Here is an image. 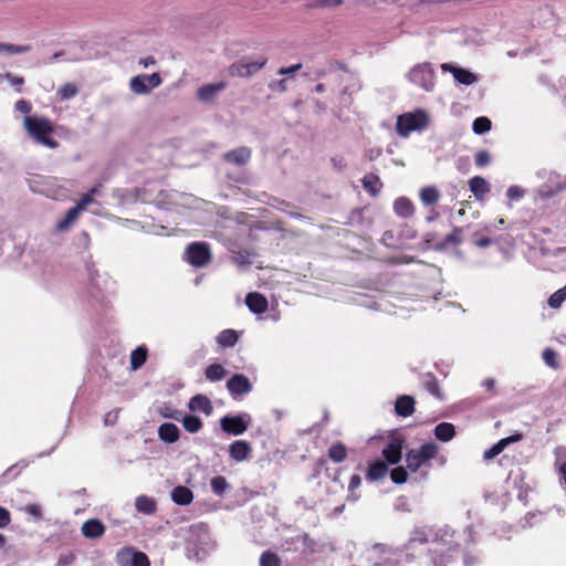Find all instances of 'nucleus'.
<instances>
[{
  "label": "nucleus",
  "instance_id": "obj_1",
  "mask_svg": "<svg viewBox=\"0 0 566 566\" xmlns=\"http://www.w3.org/2000/svg\"><path fill=\"white\" fill-rule=\"evenodd\" d=\"M23 126L28 135L39 144L55 149L59 142L50 137L53 133L52 123L45 117L25 116Z\"/></svg>",
  "mask_w": 566,
  "mask_h": 566
},
{
  "label": "nucleus",
  "instance_id": "obj_2",
  "mask_svg": "<svg viewBox=\"0 0 566 566\" xmlns=\"http://www.w3.org/2000/svg\"><path fill=\"white\" fill-rule=\"evenodd\" d=\"M428 124V114L423 109H417L398 116L396 129L399 136L408 137L411 132L422 130Z\"/></svg>",
  "mask_w": 566,
  "mask_h": 566
},
{
  "label": "nucleus",
  "instance_id": "obj_3",
  "mask_svg": "<svg viewBox=\"0 0 566 566\" xmlns=\"http://www.w3.org/2000/svg\"><path fill=\"white\" fill-rule=\"evenodd\" d=\"M438 453V446L434 443H424L419 449H412L406 454L407 468L411 472H417L420 467L433 459Z\"/></svg>",
  "mask_w": 566,
  "mask_h": 566
},
{
  "label": "nucleus",
  "instance_id": "obj_4",
  "mask_svg": "<svg viewBox=\"0 0 566 566\" xmlns=\"http://www.w3.org/2000/svg\"><path fill=\"white\" fill-rule=\"evenodd\" d=\"M186 260L196 268L206 266L211 259L209 244L206 242H193L186 248Z\"/></svg>",
  "mask_w": 566,
  "mask_h": 566
},
{
  "label": "nucleus",
  "instance_id": "obj_5",
  "mask_svg": "<svg viewBox=\"0 0 566 566\" xmlns=\"http://www.w3.org/2000/svg\"><path fill=\"white\" fill-rule=\"evenodd\" d=\"M160 84L161 77L159 73L139 74L130 78L129 88L136 95H146L149 94L153 88L158 87Z\"/></svg>",
  "mask_w": 566,
  "mask_h": 566
},
{
  "label": "nucleus",
  "instance_id": "obj_6",
  "mask_svg": "<svg viewBox=\"0 0 566 566\" xmlns=\"http://www.w3.org/2000/svg\"><path fill=\"white\" fill-rule=\"evenodd\" d=\"M251 420V416L247 412L237 416H224L220 419V427L228 434L240 436L247 431Z\"/></svg>",
  "mask_w": 566,
  "mask_h": 566
},
{
  "label": "nucleus",
  "instance_id": "obj_7",
  "mask_svg": "<svg viewBox=\"0 0 566 566\" xmlns=\"http://www.w3.org/2000/svg\"><path fill=\"white\" fill-rule=\"evenodd\" d=\"M434 72L430 63H423L415 66L409 73V80L426 91H431L434 86Z\"/></svg>",
  "mask_w": 566,
  "mask_h": 566
},
{
  "label": "nucleus",
  "instance_id": "obj_8",
  "mask_svg": "<svg viewBox=\"0 0 566 566\" xmlns=\"http://www.w3.org/2000/svg\"><path fill=\"white\" fill-rule=\"evenodd\" d=\"M266 59L251 62H235L230 65L229 73L231 76L249 77L264 67Z\"/></svg>",
  "mask_w": 566,
  "mask_h": 566
},
{
  "label": "nucleus",
  "instance_id": "obj_9",
  "mask_svg": "<svg viewBox=\"0 0 566 566\" xmlns=\"http://www.w3.org/2000/svg\"><path fill=\"white\" fill-rule=\"evenodd\" d=\"M227 389L233 397H239L249 394L252 390V384L247 376L235 374L227 381Z\"/></svg>",
  "mask_w": 566,
  "mask_h": 566
},
{
  "label": "nucleus",
  "instance_id": "obj_10",
  "mask_svg": "<svg viewBox=\"0 0 566 566\" xmlns=\"http://www.w3.org/2000/svg\"><path fill=\"white\" fill-rule=\"evenodd\" d=\"M251 155L252 151L249 147L241 146L230 151H227L223 155V159L224 161L233 164L235 166H244L251 159Z\"/></svg>",
  "mask_w": 566,
  "mask_h": 566
},
{
  "label": "nucleus",
  "instance_id": "obj_11",
  "mask_svg": "<svg viewBox=\"0 0 566 566\" xmlns=\"http://www.w3.org/2000/svg\"><path fill=\"white\" fill-rule=\"evenodd\" d=\"M441 69L443 71L451 72L453 77H454V80L457 82H459L460 84L472 85L475 82H478V76L475 74H473L472 72L465 70V69H460V67L453 66V65H451L449 63L442 64Z\"/></svg>",
  "mask_w": 566,
  "mask_h": 566
},
{
  "label": "nucleus",
  "instance_id": "obj_12",
  "mask_svg": "<svg viewBox=\"0 0 566 566\" xmlns=\"http://www.w3.org/2000/svg\"><path fill=\"white\" fill-rule=\"evenodd\" d=\"M547 182L548 184L541 190V192L547 197H552L566 189V177L557 172H551Z\"/></svg>",
  "mask_w": 566,
  "mask_h": 566
},
{
  "label": "nucleus",
  "instance_id": "obj_13",
  "mask_svg": "<svg viewBox=\"0 0 566 566\" xmlns=\"http://www.w3.org/2000/svg\"><path fill=\"white\" fill-rule=\"evenodd\" d=\"M251 451L250 443L244 440H237L229 446L230 458L238 462L247 460Z\"/></svg>",
  "mask_w": 566,
  "mask_h": 566
},
{
  "label": "nucleus",
  "instance_id": "obj_14",
  "mask_svg": "<svg viewBox=\"0 0 566 566\" xmlns=\"http://www.w3.org/2000/svg\"><path fill=\"white\" fill-rule=\"evenodd\" d=\"M245 304L254 314H262L268 310L266 298L258 292L248 293L245 296Z\"/></svg>",
  "mask_w": 566,
  "mask_h": 566
},
{
  "label": "nucleus",
  "instance_id": "obj_15",
  "mask_svg": "<svg viewBox=\"0 0 566 566\" xmlns=\"http://www.w3.org/2000/svg\"><path fill=\"white\" fill-rule=\"evenodd\" d=\"M226 83L224 82H219V83H211V84H206L203 86H201L198 91H197V97L201 101V102H210L212 101L221 91H223L226 88Z\"/></svg>",
  "mask_w": 566,
  "mask_h": 566
},
{
  "label": "nucleus",
  "instance_id": "obj_16",
  "mask_svg": "<svg viewBox=\"0 0 566 566\" xmlns=\"http://www.w3.org/2000/svg\"><path fill=\"white\" fill-rule=\"evenodd\" d=\"M188 408L191 411H201L207 416H210L213 410L211 400L207 396L201 394H198L190 398L188 402Z\"/></svg>",
  "mask_w": 566,
  "mask_h": 566
},
{
  "label": "nucleus",
  "instance_id": "obj_17",
  "mask_svg": "<svg viewBox=\"0 0 566 566\" xmlns=\"http://www.w3.org/2000/svg\"><path fill=\"white\" fill-rule=\"evenodd\" d=\"M401 449L402 441L394 439L382 450V455L390 464H397L401 460Z\"/></svg>",
  "mask_w": 566,
  "mask_h": 566
},
{
  "label": "nucleus",
  "instance_id": "obj_18",
  "mask_svg": "<svg viewBox=\"0 0 566 566\" xmlns=\"http://www.w3.org/2000/svg\"><path fill=\"white\" fill-rule=\"evenodd\" d=\"M180 436L179 428L171 422H165L158 428V437L161 441L166 443H175L178 441Z\"/></svg>",
  "mask_w": 566,
  "mask_h": 566
},
{
  "label": "nucleus",
  "instance_id": "obj_19",
  "mask_svg": "<svg viewBox=\"0 0 566 566\" xmlns=\"http://www.w3.org/2000/svg\"><path fill=\"white\" fill-rule=\"evenodd\" d=\"M105 532V526L99 520L92 518L83 523L82 534L86 538H99Z\"/></svg>",
  "mask_w": 566,
  "mask_h": 566
},
{
  "label": "nucleus",
  "instance_id": "obj_20",
  "mask_svg": "<svg viewBox=\"0 0 566 566\" xmlns=\"http://www.w3.org/2000/svg\"><path fill=\"white\" fill-rule=\"evenodd\" d=\"M395 411L400 417H409L415 411V399L411 396H400L395 403Z\"/></svg>",
  "mask_w": 566,
  "mask_h": 566
},
{
  "label": "nucleus",
  "instance_id": "obj_21",
  "mask_svg": "<svg viewBox=\"0 0 566 566\" xmlns=\"http://www.w3.org/2000/svg\"><path fill=\"white\" fill-rule=\"evenodd\" d=\"M388 473V467L385 462L377 460L369 464L366 479L370 482H376L384 479Z\"/></svg>",
  "mask_w": 566,
  "mask_h": 566
},
{
  "label": "nucleus",
  "instance_id": "obj_22",
  "mask_svg": "<svg viewBox=\"0 0 566 566\" xmlns=\"http://www.w3.org/2000/svg\"><path fill=\"white\" fill-rule=\"evenodd\" d=\"M189 536L186 538L187 551L191 549V545L195 544V536L198 537L200 543H205L208 539V527L205 524L191 525L188 530Z\"/></svg>",
  "mask_w": 566,
  "mask_h": 566
},
{
  "label": "nucleus",
  "instance_id": "obj_23",
  "mask_svg": "<svg viewBox=\"0 0 566 566\" xmlns=\"http://www.w3.org/2000/svg\"><path fill=\"white\" fill-rule=\"evenodd\" d=\"M171 500L178 505H188L193 500V493L189 488L178 485L171 491Z\"/></svg>",
  "mask_w": 566,
  "mask_h": 566
},
{
  "label": "nucleus",
  "instance_id": "obj_24",
  "mask_svg": "<svg viewBox=\"0 0 566 566\" xmlns=\"http://www.w3.org/2000/svg\"><path fill=\"white\" fill-rule=\"evenodd\" d=\"M135 507L139 513L151 515L157 510V503L153 497L140 495L135 500Z\"/></svg>",
  "mask_w": 566,
  "mask_h": 566
},
{
  "label": "nucleus",
  "instance_id": "obj_25",
  "mask_svg": "<svg viewBox=\"0 0 566 566\" xmlns=\"http://www.w3.org/2000/svg\"><path fill=\"white\" fill-rule=\"evenodd\" d=\"M394 211L401 218H409L413 214V205L408 198L400 197L394 202Z\"/></svg>",
  "mask_w": 566,
  "mask_h": 566
},
{
  "label": "nucleus",
  "instance_id": "obj_26",
  "mask_svg": "<svg viewBox=\"0 0 566 566\" xmlns=\"http://www.w3.org/2000/svg\"><path fill=\"white\" fill-rule=\"evenodd\" d=\"M463 229L460 227H454L452 232L447 234L443 240L436 245V250H444L450 245H458L462 242Z\"/></svg>",
  "mask_w": 566,
  "mask_h": 566
},
{
  "label": "nucleus",
  "instance_id": "obj_27",
  "mask_svg": "<svg viewBox=\"0 0 566 566\" xmlns=\"http://www.w3.org/2000/svg\"><path fill=\"white\" fill-rule=\"evenodd\" d=\"M555 469L566 485V447L559 446L555 449Z\"/></svg>",
  "mask_w": 566,
  "mask_h": 566
},
{
  "label": "nucleus",
  "instance_id": "obj_28",
  "mask_svg": "<svg viewBox=\"0 0 566 566\" xmlns=\"http://www.w3.org/2000/svg\"><path fill=\"white\" fill-rule=\"evenodd\" d=\"M434 436L442 442H448L455 436V428L450 422H441L434 428Z\"/></svg>",
  "mask_w": 566,
  "mask_h": 566
},
{
  "label": "nucleus",
  "instance_id": "obj_29",
  "mask_svg": "<svg viewBox=\"0 0 566 566\" xmlns=\"http://www.w3.org/2000/svg\"><path fill=\"white\" fill-rule=\"evenodd\" d=\"M470 190L474 193L476 198H482L485 193L490 191V186L488 181L480 176H475L469 181Z\"/></svg>",
  "mask_w": 566,
  "mask_h": 566
},
{
  "label": "nucleus",
  "instance_id": "obj_30",
  "mask_svg": "<svg viewBox=\"0 0 566 566\" xmlns=\"http://www.w3.org/2000/svg\"><path fill=\"white\" fill-rule=\"evenodd\" d=\"M420 200L424 206H432L440 199V192L434 186H427L420 190Z\"/></svg>",
  "mask_w": 566,
  "mask_h": 566
},
{
  "label": "nucleus",
  "instance_id": "obj_31",
  "mask_svg": "<svg viewBox=\"0 0 566 566\" xmlns=\"http://www.w3.org/2000/svg\"><path fill=\"white\" fill-rule=\"evenodd\" d=\"M364 189L373 197L379 193V186H381L380 179L377 175L370 174L361 180Z\"/></svg>",
  "mask_w": 566,
  "mask_h": 566
},
{
  "label": "nucleus",
  "instance_id": "obj_32",
  "mask_svg": "<svg viewBox=\"0 0 566 566\" xmlns=\"http://www.w3.org/2000/svg\"><path fill=\"white\" fill-rule=\"evenodd\" d=\"M147 348L145 346H139L134 349L130 354V367L133 370L139 369L147 359Z\"/></svg>",
  "mask_w": 566,
  "mask_h": 566
},
{
  "label": "nucleus",
  "instance_id": "obj_33",
  "mask_svg": "<svg viewBox=\"0 0 566 566\" xmlns=\"http://www.w3.org/2000/svg\"><path fill=\"white\" fill-rule=\"evenodd\" d=\"M80 214V211L76 209V207H73L71 209L67 210V212L65 213L64 218H62L61 220L57 221L56 223V231L57 232H63V231H66L70 226L77 219Z\"/></svg>",
  "mask_w": 566,
  "mask_h": 566
},
{
  "label": "nucleus",
  "instance_id": "obj_34",
  "mask_svg": "<svg viewBox=\"0 0 566 566\" xmlns=\"http://www.w3.org/2000/svg\"><path fill=\"white\" fill-rule=\"evenodd\" d=\"M217 342L222 347H233L238 342V334L233 329H223L217 336Z\"/></svg>",
  "mask_w": 566,
  "mask_h": 566
},
{
  "label": "nucleus",
  "instance_id": "obj_35",
  "mask_svg": "<svg viewBox=\"0 0 566 566\" xmlns=\"http://www.w3.org/2000/svg\"><path fill=\"white\" fill-rule=\"evenodd\" d=\"M328 457L335 463L343 462L347 457V449L342 442H337L331 446L328 449Z\"/></svg>",
  "mask_w": 566,
  "mask_h": 566
},
{
  "label": "nucleus",
  "instance_id": "obj_36",
  "mask_svg": "<svg viewBox=\"0 0 566 566\" xmlns=\"http://www.w3.org/2000/svg\"><path fill=\"white\" fill-rule=\"evenodd\" d=\"M226 374L227 370L220 364H211L205 370L206 378L210 381H219L223 379Z\"/></svg>",
  "mask_w": 566,
  "mask_h": 566
},
{
  "label": "nucleus",
  "instance_id": "obj_37",
  "mask_svg": "<svg viewBox=\"0 0 566 566\" xmlns=\"http://www.w3.org/2000/svg\"><path fill=\"white\" fill-rule=\"evenodd\" d=\"M181 422H182L185 430L190 433H196L202 428L201 419L195 415H186L181 419Z\"/></svg>",
  "mask_w": 566,
  "mask_h": 566
},
{
  "label": "nucleus",
  "instance_id": "obj_38",
  "mask_svg": "<svg viewBox=\"0 0 566 566\" xmlns=\"http://www.w3.org/2000/svg\"><path fill=\"white\" fill-rule=\"evenodd\" d=\"M211 489L216 495L221 496L231 489V485L224 476L218 475L211 480Z\"/></svg>",
  "mask_w": 566,
  "mask_h": 566
},
{
  "label": "nucleus",
  "instance_id": "obj_39",
  "mask_svg": "<svg viewBox=\"0 0 566 566\" xmlns=\"http://www.w3.org/2000/svg\"><path fill=\"white\" fill-rule=\"evenodd\" d=\"M31 50L30 45H17L11 43L0 42V53L7 54H21Z\"/></svg>",
  "mask_w": 566,
  "mask_h": 566
},
{
  "label": "nucleus",
  "instance_id": "obj_40",
  "mask_svg": "<svg viewBox=\"0 0 566 566\" xmlns=\"http://www.w3.org/2000/svg\"><path fill=\"white\" fill-rule=\"evenodd\" d=\"M492 123L488 117H478L474 119L472 129L476 135H483L491 129Z\"/></svg>",
  "mask_w": 566,
  "mask_h": 566
},
{
  "label": "nucleus",
  "instance_id": "obj_41",
  "mask_svg": "<svg viewBox=\"0 0 566 566\" xmlns=\"http://www.w3.org/2000/svg\"><path fill=\"white\" fill-rule=\"evenodd\" d=\"M231 262L238 268H248L251 265L250 253L245 251L234 252L231 255Z\"/></svg>",
  "mask_w": 566,
  "mask_h": 566
},
{
  "label": "nucleus",
  "instance_id": "obj_42",
  "mask_svg": "<svg viewBox=\"0 0 566 566\" xmlns=\"http://www.w3.org/2000/svg\"><path fill=\"white\" fill-rule=\"evenodd\" d=\"M78 93V88L74 83H65L63 86H61L57 91V96L61 99H70L76 96Z\"/></svg>",
  "mask_w": 566,
  "mask_h": 566
},
{
  "label": "nucleus",
  "instance_id": "obj_43",
  "mask_svg": "<svg viewBox=\"0 0 566 566\" xmlns=\"http://www.w3.org/2000/svg\"><path fill=\"white\" fill-rule=\"evenodd\" d=\"M260 566H281V559L277 554L266 551L260 557Z\"/></svg>",
  "mask_w": 566,
  "mask_h": 566
},
{
  "label": "nucleus",
  "instance_id": "obj_44",
  "mask_svg": "<svg viewBox=\"0 0 566 566\" xmlns=\"http://www.w3.org/2000/svg\"><path fill=\"white\" fill-rule=\"evenodd\" d=\"M428 542V533L424 527H416L411 531L409 543L424 544Z\"/></svg>",
  "mask_w": 566,
  "mask_h": 566
},
{
  "label": "nucleus",
  "instance_id": "obj_45",
  "mask_svg": "<svg viewBox=\"0 0 566 566\" xmlns=\"http://www.w3.org/2000/svg\"><path fill=\"white\" fill-rule=\"evenodd\" d=\"M424 387L434 397L437 398H441V394H440V389H439V385H438V380L434 376H432L431 374H428L426 376V380H424Z\"/></svg>",
  "mask_w": 566,
  "mask_h": 566
},
{
  "label": "nucleus",
  "instance_id": "obj_46",
  "mask_svg": "<svg viewBox=\"0 0 566 566\" xmlns=\"http://www.w3.org/2000/svg\"><path fill=\"white\" fill-rule=\"evenodd\" d=\"M543 360L545 364L554 369L559 367V363L557 359V353L552 348H545L542 354Z\"/></svg>",
  "mask_w": 566,
  "mask_h": 566
},
{
  "label": "nucleus",
  "instance_id": "obj_47",
  "mask_svg": "<svg viewBox=\"0 0 566 566\" xmlns=\"http://www.w3.org/2000/svg\"><path fill=\"white\" fill-rule=\"evenodd\" d=\"M504 449H505L504 441H499L494 446H492L490 449L484 451L483 459L485 461L492 460L495 457H497Z\"/></svg>",
  "mask_w": 566,
  "mask_h": 566
},
{
  "label": "nucleus",
  "instance_id": "obj_48",
  "mask_svg": "<svg viewBox=\"0 0 566 566\" xmlns=\"http://www.w3.org/2000/svg\"><path fill=\"white\" fill-rule=\"evenodd\" d=\"M390 478L395 484H402L408 479L407 470L402 467L395 468L390 473Z\"/></svg>",
  "mask_w": 566,
  "mask_h": 566
},
{
  "label": "nucleus",
  "instance_id": "obj_49",
  "mask_svg": "<svg viewBox=\"0 0 566 566\" xmlns=\"http://www.w3.org/2000/svg\"><path fill=\"white\" fill-rule=\"evenodd\" d=\"M491 163V155L488 150L481 149L474 156V164L476 167H485Z\"/></svg>",
  "mask_w": 566,
  "mask_h": 566
},
{
  "label": "nucleus",
  "instance_id": "obj_50",
  "mask_svg": "<svg viewBox=\"0 0 566 566\" xmlns=\"http://www.w3.org/2000/svg\"><path fill=\"white\" fill-rule=\"evenodd\" d=\"M132 566H149V559L143 552H134L130 560Z\"/></svg>",
  "mask_w": 566,
  "mask_h": 566
},
{
  "label": "nucleus",
  "instance_id": "obj_51",
  "mask_svg": "<svg viewBox=\"0 0 566 566\" xmlns=\"http://www.w3.org/2000/svg\"><path fill=\"white\" fill-rule=\"evenodd\" d=\"M565 300V296L559 292V290H557L548 297L547 304L551 308L557 310L562 306Z\"/></svg>",
  "mask_w": 566,
  "mask_h": 566
},
{
  "label": "nucleus",
  "instance_id": "obj_52",
  "mask_svg": "<svg viewBox=\"0 0 566 566\" xmlns=\"http://www.w3.org/2000/svg\"><path fill=\"white\" fill-rule=\"evenodd\" d=\"M3 77L15 88L18 93L22 91V85L24 84V78L22 76H17L8 72Z\"/></svg>",
  "mask_w": 566,
  "mask_h": 566
},
{
  "label": "nucleus",
  "instance_id": "obj_53",
  "mask_svg": "<svg viewBox=\"0 0 566 566\" xmlns=\"http://www.w3.org/2000/svg\"><path fill=\"white\" fill-rule=\"evenodd\" d=\"M343 0H315L311 7L312 8H326V7H338L343 4Z\"/></svg>",
  "mask_w": 566,
  "mask_h": 566
},
{
  "label": "nucleus",
  "instance_id": "obj_54",
  "mask_svg": "<svg viewBox=\"0 0 566 566\" xmlns=\"http://www.w3.org/2000/svg\"><path fill=\"white\" fill-rule=\"evenodd\" d=\"M74 560L75 555L73 553L61 554L55 566H70Z\"/></svg>",
  "mask_w": 566,
  "mask_h": 566
},
{
  "label": "nucleus",
  "instance_id": "obj_55",
  "mask_svg": "<svg viewBox=\"0 0 566 566\" xmlns=\"http://www.w3.org/2000/svg\"><path fill=\"white\" fill-rule=\"evenodd\" d=\"M395 510L400 512H410L408 499L406 496H399L395 502Z\"/></svg>",
  "mask_w": 566,
  "mask_h": 566
},
{
  "label": "nucleus",
  "instance_id": "obj_56",
  "mask_svg": "<svg viewBox=\"0 0 566 566\" xmlns=\"http://www.w3.org/2000/svg\"><path fill=\"white\" fill-rule=\"evenodd\" d=\"M159 413L164 417V418H169V419H175V420H179V417H180V411L176 410V409H171L169 407H164V408H160V411Z\"/></svg>",
  "mask_w": 566,
  "mask_h": 566
},
{
  "label": "nucleus",
  "instance_id": "obj_57",
  "mask_svg": "<svg viewBox=\"0 0 566 566\" xmlns=\"http://www.w3.org/2000/svg\"><path fill=\"white\" fill-rule=\"evenodd\" d=\"M14 108H15V111H18L20 113L29 114L32 109V106H31L30 102H28L25 99H19L15 103Z\"/></svg>",
  "mask_w": 566,
  "mask_h": 566
},
{
  "label": "nucleus",
  "instance_id": "obj_58",
  "mask_svg": "<svg viewBox=\"0 0 566 566\" xmlns=\"http://www.w3.org/2000/svg\"><path fill=\"white\" fill-rule=\"evenodd\" d=\"M269 87L273 91H279L281 93H284L287 91V85H286V81L285 80H277V81H272L270 84H269Z\"/></svg>",
  "mask_w": 566,
  "mask_h": 566
},
{
  "label": "nucleus",
  "instance_id": "obj_59",
  "mask_svg": "<svg viewBox=\"0 0 566 566\" xmlns=\"http://www.w3.org/2000/svg\"><path fill=\"white\" fill-rule=\"evenodd\" d=\"M11 522L10 512L0 506V528L8 526Z\"/></svg>",
  "mask_w": 566,
  "mask_h": 566
},
{
  "label": "nucleus",
  "instance_id": "obj_60",
  "mask_svg": "<svg viewBox=\"0 0 566 566\" xmlns=\"http://www.w3.org/2000/svg\"><path fill=\"white\" fill-rule=\"evenodd\" d=\"M510 199H520L524 196V190L517 186H511L506 192Z\"/></svg>",
  "mask_w": 566,
  "mask_h": 566
},
{
  "label": "nucleus",
  "instance_id": "obj_61",
  "mask_svg": "<svg viewBox=\"0 0 566 566\" xmlns=\"http://www.w3.org/2000/svg\"><path fill=\"white\" fill-rule=\"evenodd\" d=\"M93 202V197L91 196V193H86L84 195L80 201L76 203V209L81 212L83 211L90 203Z\"/></svg>",
  "mask_w": 566,
  "mask_h": 566
},
{
  "label": "nucleus",
  "instance_id": "obj_62",
  "mask_svg": "<svg viewBox=\"0 0 566 566\" xmlns=\"http://www.w3.org/2000/svg\"><path fill=\"white\" fill-rule=\"evenodd\" d=\"M301 69H302V64L297 63V64L291 65L289 67H281L277 71V74L279 75H292V74L296 73L297 71H300Z\"/></svg>",
  "mask_w": 566,
  "mask_h": 566
},
{
  "label": "nucleus",
  "instance_id": "obj_63",
  "mask_svg": "<svg viewBox=\"0 0 566 566\" xmlns=\"http://www.w3.org/2000/svg\"><path fill=\"white\" fill-rule=\"evenodd\" d=\"M117 411H109L104 417V422L106 426H113L117 421Z\"/></svg>",
  "mask_w": 566,
  "mask_h": 566
},
{
  "label": "nucleus",
  "instance_id": "obj_64",
  "mask_svg": "<svg viewBox=\"0 0 566 566\" xmlns=\"http://www.w3.org/2000/svg\"><path fill=\"white\" fill-rule=\"evenodd\" d=\"M331 161L333 167L338 171L343 170L346 167V161L342 157H333Z\"/></svg>",
  "mask_w": 566,
  "mask_h": 566
}]
</instances>
